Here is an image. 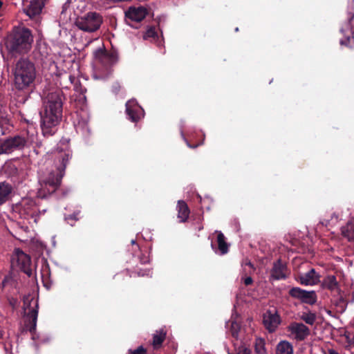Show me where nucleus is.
Wrapping results in <instances>:
<instances>
[{"mask_svg":"<svg viewBox=\"0 0 354 354\" xmlns=\"http://www.w3.org/2000/svg\"><path fill=\"white\" fill-rule=\"evenodd\" d=\"M71 155L68 150L59 151L55 153L54 156L56 159L55 168L47 169L40 175L39 187L37 191L38 197L45 198L57 189Z\"/></svg>","mask_w":354,"mask_h":354,"instance_id":"nucleus-1","label":"nucleus"},{"mask_svg":"<svg viewBox=\"0 0 354 354\" xmlns=\"http://www.w3.org/2000/svg\"><path fill=\"white\" fill-rule=\"evenodd\" d=\"M62 112V100L59 92L48 94L44 101L43 110L40 112L41 130L45 136L53 135L59 124Z\"/></svg>","mask_w":354,"mask_h":354,"instance_id":"nucleus-2","label":"nucleus"},{"mask_svg":"<svg viewBox=\"0 0 354 354\" xmlns=\"http://www.w3.org/2000/svg\"><path fill=\"white\" fill-rule=\"evenodd\" d=\"M15 86L19 90L32 86L36 77V70L32 63L26 59L19 60L15 68Z\"/></svg>","mask_w":354,"mask_h":354,"instance_id":"nucleus-3","label":"nucleus"},{"mask_svg":"<svg viewBox=\"0 0 354 354\" xmlns=\"http://www.w3.org/2000/svg\"><path fill=\"white\" fill-rule=\"evenodd\" d=\"M32 37L30 30L25 28L15 30L12 39L8 41L7 48L12 51L23 53L31 46Z\"/></svg>","mask_w":354,"mask_h":354,"instance_id":"nucleus-4","label":"nucleus"},{"mask_svg":"<svg viewBox=\"0 0 354 354\" xmlns=\"http://www.w3.org/2000/svg\"><path fill=\"white\" fill-rule=\"evenodd\" d=\"M102 23V16L98 13L91 12L77 18L75 25L83 31L93 32L100 28Z\"/></svg>","mask_w":354,"mask_h":354,"instance_id":"nucleus-5","label":"nucleus"},{"mask_svg":"<svg viewBox=\"0 0 354 354\" xmlns=\"http://www.w3.org/2000/svg\"><path fill=\"white\" fill-rule=\"evenodd\" d=\"M23 309L25 315L29 318V320L31 322V326H30L29 330L30 332H32L35 330L38 315L37 300L30 296L25 297L24 298Z\"/></svg>","mask_w":354,"mask_h":354,"instance_id":"nucleus-6","label":"nucleus"},{"mask_svg":"<svg viewBox=\"0 0 354 354\" xmlns=\"http://www.w3.org/2000/svg\"><path fill=\"white\" fill-rule=\"evenodd\" d=\"M30 257L25 254L20 249H16L12 257L11 263L13 267H18L28 276H30L32 271L30 269Z\"/></svg>","mask_w":354,"mask_h":354,"instance_id":"nucleus-7","label":"nucleus"},{"mask_svg":"<svg viewBox=\"0 0 354 354\" xmlns=\"http://www.w3.org/2000/svg\"><path fill=\"white\" fill-rule=\"evenodd\" d=\"M17 208L25 218H34V222L37 221V208L35 202L31 198H22Z\"/></svg>","mask_w":354,"mask_h":354,"instance_id":"nucleus-8","label":"nucleus"},{"mask_svg":"<svg viewBox=\"0 0 354 354\" xmlns=\"http://www.w3.org/2000/svg\"><path fill=\"white\" fill-rule=\"evenodd\" d=\"M290 337L297 341L304 340L310 333L309 328L302 323L292 322L287 327Z\"/></svg>","mask_w":354,"mask_h":354,"instance_id":"nucleus-9","label":"nucleus"},{"mask_svg":"<svg viewBox=\"0 0 354 354\" xmlns=\"http://www.w3.org/2000/svg\"><path fill=\"white\" fill-rule=\"evenodd\" d=\"M94 57L95 60L100 63L106 70L118 61V55L116 53H108L102 48H99L95 51Z\"/></svg>","mask_w":354,"mask_h":354,"instance_id":"nucleus-10","label":"nucleus"},{"mask_svg":"<svg viewBox=\"0 0 354 354\" xmlns=\"http://www.w3.org/2000/svg\"><path fill=\"white\" fill-rule=\"evenodd\" d=\"M289 294L295 298L299 299L301 301L309 304L316 302L317 297L314 291H306L300 288H292Z\"/></svg>","mask_w":354,"mask_h":354,"instance_id":"nucleus-11","label":"nucleus"},{"mask_svg":"<svg viewBox=\"0 0 354 354\" xmlns=\"http://www.w3.org/2000/svg\"><path fill=\"white\" fill-rule=\"evenodd\" d=\"M126 112L132 122H136L144 115V111L134 100L128 101L126 104Z\"/></svg>","mask_w":354,"mask_h":354,"instance_id":"nucleus-12","label":"nucleus"},{"mask_svg":"<svg viewBox=\"0 0 354 354\" xmlns=\"http://www.w3.org/2000/svg\"><path fill=\"white\" fill-rule=\"evenodd\" d=\"M280 323V317L275 309L268 310L263 316V324L266 328L273 332Z\"/></svg>","mask_w":354,"mask_h":354,"instance_id":"nucleus-13","label":"nucleus"},{"mask_svg":"<svg viewBox=\"0 0 354 354\" xmlns=\"http://www.w3.org/2000/svg\"><path fill=\"white\" fill-rule=\"evenodd\" d=\"M26 142V140L21 136L3 140L4 153H9L15 150L20 149L24 147Z\"/></svg>","mask_w":354,"mask_h":354,"instance_id":"nucleus-14","label":"nucleus"},{"mask_svg":"<svg viewBox=\"0 0 354 354\" xmlns=\"http://www.w3.org/2000/svg\"><path fill=\"white\" fill-rule=\"evenodd\" d=\"M297 280L302 285L313 286L319 282L320 275L315 269H311L306 273L299 274Z\"/></svg>","mask_w":354,"mask_h":354,"instance_id":"nucleus-15","label":"nucleus"},{"mask_svg":"<svg viewBox=\"0 0 354 354\" xmlns=\"http://www.w3.org/2000/svg\"><path fill=\"white\" fill-rule=\"evenodd\" d=\"M44 6V0H32L24 8V12L30 18L39 15Z\"/></svg>","mask_w":354,"mask_h":354,"instance_id":"nucleus-16","label":"nucleus"},{"mask_svg":"<svg viewBox=\"0 0 354 354\" xmlns=\"http://www.w3.org/2000/svg\"><path fill=\"white\" fill-rule=\"evenodd\" d=\"M288 276V270L284 263L281 261H277L274 263L271 271V277L274 279H283Z\"/></svg>","mask_w":354,"mask_h":354,"instance_id":"nucleus-17","label":"nucleus"},{"mask_svg":"<svg viewBox=\"0 0 354 354\" xmlns=\"http://www.w3.org/2000/svg\"><path fill=\"white\" fill-rule=\"evenodd\" d=\"M147 15V10L144 7H131L126 12V16L135 21H142Z\"/></svg>","mask_w":354,"mask_h":354,"instance_id":"nucleus-18","label":"nucleus"},{"mask_svg":"<svg viewBox=\"0 0 354 354\" xmlns=\"http://www.w3.org/2000/svg\"><path fill=\"white\" fill-rule=\"evenodd\" d=\"M322 286L330 291L339 292V288L336 277L334 275L327 276L322 282Z\"/></svg>","mask_w":354,"mask_h":354,"instance_id":"nucleus-19","label":"nucleus"},{"mask_svg":"<svg viewBox=\"0 0 354 354\" xmlns=\"http://www.w3.org/2000/svg\"><path fill=\"white\" fill-rule=\"evenodd\" d=\"M12 192V187L8 183H0V205L6 203Z\"/></svg>","mask_w":354,"mask_h":354,"instance_id":"nucleus-20","label":"nucleus"},{"mask_svg":"<svg viewBox=\"0 0 354 354\" xmlns=\"http://www.w3.org/2000/svg\"><path fill=\"white\" fill-rule=\"evenodd\" d=\"M276 354H293L292 344L288 341H281L277 346Z\"/></svg>","mask_w":354,"mask_h":354,"instance_id":"nucleus-21","label":"nucleus"},{"mask_svg":"<svg viewBox=\"0 0 354 354\" xmlns=\"http://www.w3.org/2000/svg\"><path fill=\"white\" fill-rule=\"evenodd\" d=\"M342 234L348 241L354 240V220L349 221L345 226L342 227Z\"/></svg>","mask_w":354,"mask_h":354,"instance_id":"nucleus-22","label":"nucleus"},{"mask_svg":"<svg viewBox=\"0 0 354 354\" xmlns=\"http://www.w3.org/2000/svg\"><path fill=\"white\" fill-rule=\"evenodd\" d=\"M178 217L182 222L187 220L189 214V210L187 204L184 201H179L178 203Z\"/></svg>","mask_w":354,"mask_h":354,"instance_id":"nucleus-23","label":"nucleus"},{"mask_svg":"<svg viewBox=\"0 0 354 354\" xmlns=\"http://www.w3.org/2000/svg\"><path fill=\"white\" fill-rule=\"evenodd\" d=\"M230 324L232 335L234 337H237L239 332L241 330L239 324V318L238 317V316H236L234 317V315H232V319L226 324L227 327H229Z\"/></svg>","mask_w":354,"mask_h":354,"instance_id":"nucleus-24","label":"nucleus"},{"mask_svg":"<svg viewBox=\"0 0 354 354\" xmlns=\"http://www.w3.org/2000/svg\"><path fill=\"white\" fill-rule=\"evenodd\" d=\"M217 234V242L218 245V249L222 254H224L228 251V245L225 241V236L221 232H216Z\"/></svg>","mask_w":354,"mask_h":354,"instance_id":"nucleus-25","label":"nucleus"},{"mask_svg":"<svg viewBox=\"0 0 354 354\" xmlns=\"http://www.w3.org/2000/svg\"><path fill=\"white\" fill-rule=\"evenodd\" d=\"M254 351L257 354H266L265 341L261 338H257L255 341Z\"/></svg>","mask_w":354,"mask_h":354,"instance_id":"nucleus-26","label":"nucleus"},{"mask_svg":"<svg viewBox=\"0 0 354 354\" xmlns=\"http://www.w3.org/2000/svg\"><path fill=\"white\" fill-rule=\"evenodd\" d=\"M165 333L160 331L153 335V346L154 348H158L165 339Z\"/></svg>","mask_w":354,"mask_h":354,"instance_id":"nucleus-27","label":"nucleus"},{"mask_svg":"<svg viewBox=\"0 0 354 354\" xmlns=\"http://www.w3.org/2000/svg\"><path fill=\"white\" fill-rule=\"evenodd\" d=\"M351 32L352 34V36H348L346 40H341V45H345L350 48H354V32H353L352 28H351Z\"/></svg>","mask_w":354,"mask_h":354,"instance_id":"nucleus-28","label":"nucleus"},{"mask_svg":"<svg viewBox=\"0 0 354 354\" xmlns=\"http://www.w3.org/2000/svg\"><path fill=\"white\" fill-rule=\"evenodd\" d=\"M302 319L308 324H313L315 320V317L313 314H305L302 315Z\"/></svg>","mask_w":354,"mask_h":354,"instance_id":"nucleus-29","label":"nucleus"},{"mask_svg":"<svg viewBox=\"0 0 354 354\" xmlns=\"http://www.w3.org/2000/svg\"><path fill=\"white\" fill-rule=\"evenodd\" d=\"M129 354H146L147 350L143 346H139L137 349L129 350Z\"/></svg>","mask_w":354,"mask_h":354,"instance_id":"nucleus-30","label":"nucleus"},{"mask_svg":"<svg viewBox=\"0 0 354 354\" xmlns=\"http://www.w3.org/2000/svg\"><path fill=\"white\" fill-rule=\"evenodd\" d=\"M156 35L155 29L153 28H149L144 35L145 39H148L149 37H153Z\"/></svg>","mask_w":354,"mask_h":354,"instance_id":"nucleus-31","label":"nucleus"},{"mask_svg":"<svg viewBox=\"0 0 354 354\" xmlns=\"http://www.w3.org/2000/svg\"><path fill=\"white\" fill-rule=\"evenodd\" d=\"M236 354H250V351L248 348L241 346L239 347Z\"/></svg>","mask_w":354,"mask_h":354,"instance_id":"nucleus-32","label":"nucleus"},{"mask_svg":"<svg viewBox=\"0 0 354 354\" xmlns=\"http://www.w3.org/2000/svg\"><path fill=\"white\" fill-rule=\"evenodd\" d=\"M243 266H244V270H248V269H249V270H248L249 272L250 271V270H254V268H253L252 264V263H251V262H250V261H247V260H246V261H245V263H244Z\"/></svg>","mask_w":354,"mask_h":354,"instance_id":"nucleus-33","label":"nucleus"},{"mask_svg":"<svg viewBox=\"0 0 354 354\" xmlns=\"http://www.w3.org/2000/svg\"><path fill=\"white\" fill-rule=\"evenodd\" d=\"M252 283V279L250 277H248L244 279V283L246 286H248Z\"/></svg>","mask_w":354,"mask_h":354,"instance_id":"nucleus-34","label":"nucleus"},{"mask_svg":"<svg viewBox=\"0 0 354 354\" xmlns=\"http://www.w3.org/2000/svg\"><path fill=\"white\" fill-rule=\"evenodd\" d=\"M3 140H0V154L4 153Z\"/></svg>","mask_w":354,"mask_h":354,"instance_id":"nucleus-35","label":"nucleus"},{"mask_svg":"<svg viewBox=\"0 0 354 354\" xmlns=\"http://www.w3.org/2000/svg\"><path fill=\"white\" fill-rule=\"evenodd\" d=\"M327 354H339L337 352H336L335 350L333 349H329L328 351V353Z\"/></svg>","mask_w":354,"mask_h":354,"instance_id":"nucleus-36","label":"nucleus"},{"mask_svg":"<svg viewBox=\"0 0 354 354\" xmlns=\"http://www.w3.org/2000/svg\"><path fill=\"white\" fill-rule=\"evenodd\" d=\"M68 77H69V80H70L71 83H73L75 82V78L74 76L70 75V76H68Z\"/></svg>","mask_w":354,"mask_h":354,"instance_id":"nucleus-37","label":"nucleus"},{"mask_svg":"<svg viewBox=\"0 0 354 354\" xmlns=\"http://www.w3.org/2000/svg\"><path fill=\"white\" fill-rule=\"evenodd\" d=\"M348 29H349V25H348H348H346V28H342L341 29V31H342V32H344L346 30H348Z\"/></svg>","mask_w":354,"mask_h":354,"instance_id":"nucleus-38","label":"nucleus"},{"mask_svg":"<svg viewBox=\"0 0 354 354\" xmlns=\"http://www.w3.org/2000/svg\"><path fill=\"white\" fill-rule=\"evenodd\" d=\"M50 67H51L52 69H53V68H56L57 66H56V64L54 62H53L51 64V65H50Z\"/></svg>","mask_w":354,"mask_h":354,"instance_id":"nucleus-39","label":"nucleus"},{"mask_svg":"<svg viewBox=\"0 0 354 354\" xmlns=\"http://www.w3.org/2000/svg\"><path fill=\"white\" fill-rule=\"evenodd\" d=\"M322 225H327L328 224V221H326L325 223L324 222H322Z\"/></svg>","mask_w":354,"mask_h":354,"instance_id":"nucleus-40","label":"nucleus"},{"mask_svg":"<svg viewBox=\"0 0 354 354\" xmlns=\"http://www.w3.org/2000/svg\"><path fill=\"white\" fill-rule=\"evenodd\" d=\"M3 336V331L0 328V337H1Z\"/></svg>","mask_w":354,"mask_h":354,"instance_id":"nucleus-41","label":"nucleus"},{"mask_svg":"<svg viewBox=\"0 0 354 354\" xmlns=\"http://www.w3.org/2000/svg\"><path fill=\"white\" fill-rule=\"evenodd\" d=\"M51 162H52L51 160H48L47 162V165L48 166V165H51Z\"/></svg>","mask_w":354,"mask_h":354,"instance_id":"nucleus-42","label":"nucleus"},{"mask_svg":"<svg viewBox=\"0 0 354 354\" xmlns=\"http://www.w3.org/2000/svg\"><path fill=\"white\" fill-rule=\"evenodd\" d=\"M145 274H146L145 273H142V274H141V273H139V275H142V276H144V275H145Z\"/></svg>","mask_w":354,"mask_h":354,"instance_id":"nucleus-43","label":"nucleus"},{"mask_svg":"<svg viewBox=\"0 0 354 354\" xmlns=\"http://www.w3.org/2000/svg\"><path fill=\"white\" fill-rule=\"evenodd\" d=\"M354 15L350 19V22L353 19Z\"/></svg>","mask_w":354,"mask_h":354,"instance_id":"nucleus-44","label":"nucleus"},{"mask_svg":"<svg viewBox=\"0 0 354 354\" xmlns=\"http://www.w3.org/2000/svg\"><path fill=\"white\" fill-rule=\"evenodd\" d=\"M69 218H73V216H70L69 218H67L66 219L68 220Z\"/></svg>","mask_w":354,"mask_h":354,"instance_id":"nucleus-45","label":"nucleus"},{"mask_svg":"<svg viewBox=\"0 0 354 354\" xmlns=\"http://www.w3.org/2000/svg\"><path fill=\"white\" fill-rule=\"evenodd\" d=\"M187 145H188L189 147H193L192 145H190L189 144H187Z\"/></svg>","mask_w":354,"mask_h":354,"instance_id":"nucleus-46","label":"nucleus"},{"mask_svg":"<svg viewBox=\"0 0 354 354\" xmlns=\"http://www.w3.org/2000/svg\"><path fill=\"white\" fill-rule=\"evenodd\" d=\"M131 243H132L133 244V243H135V241H133H133H131Z\"/></svg>","mask_w":354,"mask_h":354,"instance_id":"nucleus-47","label":"nucleus"},{"mask_svg":"<svg viewBox=\"0 0 354 354\" xmlns=\"http://www.w3.org/2000/svg\"><path fill=\"white\" fill-rule=\"evenodd\" d=\"M351 354H354V353H351Z\"/></svg>","mask_w":354,"mask_h":354,"instance_id":"nucleus-48","label":"nucleus"}]
</instances>
